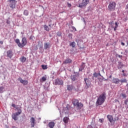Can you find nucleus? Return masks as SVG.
Returning <instances> with one entry per match:
<instances>
[{"label":"nucleus","mask_w":128,"mask_h":128,"mask_svg":"<svg viewBox=\"0 0 128 128\" xmlns=\"http://www.w3.org/2000/svg\"><path fill=\"white\" fill-rule=\"evenodd\" d=\"M116 4L114 2H110L108 6V8L110 10L114 11V10H116Z\"/></svg>","instance_id":"nucleus-4"},{"label":"nucleus","mask_w":128,"mask_h":128,"mask_svg":"<svg viewBox=\"0 0 128 128\" xmlns=\"http://www.w3.org/2000/svg\"><path fill=\"white\" fill-rule=\"evenodd\" d=\"M118 57L120 58H122V55H118Z\"/></svg>","instance_id":"nucleus-43"},{"label":"nucleus","mask_w":128,"mask_h":128,"mask_svg":"<svg viewBox=\"0 0 128 128\" xmlns=\"http://www.w3.org/2000/svg\"><path fill=\"white\" fill-rule=\"evenodd\" d=\"M122 72H123V74H124V70H122Z\"/></svg>","instance_id":"nucleus-47"},{"label":"nucleus","mask_w":128,"mask_h":128,"mask_svg":"<svg viewBox=\"0 0 128 128\" xmlns=\"http://www.w3.org/2000/svg\"><path fill=\"white\" fill-rule=\"evenodd\" d=\"M18 80L20 82V84H22L24 86H26L28 84V80H23L22 78L20 77L18 78Z\"/></svg>","instance_id":"nucleus-8"},{"label":"nucleus","mask_w":128,"mask_h":128,"mask_svg":"<svg viewBox=\"0 0 128 128\" xmlns=\"http://www.w3.org/2000/svg\"><path fill=\"white\" fill-rule=\"evenodd\" d=\"M118 66L120 68H123V66H124V64H122V62H118Z\"/></svg>","instance_id":"nucleus-25"},{"label":"nucleus","mask_w":128,"mask_h":128,"mask_svg":"<svg viewBox=\"0 0 128 128\" xmlns=\"http://www.w3.org/2000/svg\"><path fill=\"white\" fill-rule=\"evenodd\" d=\"M82 70H84V68H79V72H82Z\"/></svg>","instance_id":"nucleus-38"},{"label":"nucleus","mask_w":128,"mask_h":128,"mask_svg":"<svg viewBox=\"0 0 128 128\" xmlns=\"http://www.w3.org/2000/svg\"><path fill=\"white\" fill-rule=\"evenodd\" d=\"M80 102L77 99H73L72 100V104H74V106H76Z\"/></svg>","instance_id":"nucleus-15"},{"label":"nucleus","mask_w":128,"mask_h":128,"mask_svg":"<svg viewBox=\"0 0 128 128\" xmlns=\"http://www.w3.org/2000/svg\"><path fill=\"white\" fill-rule=\"evenodd\" d=\"M98 74H100H100H98V73H96L94 72L93 74V76L92 78H98Z\"/></svg>","instance_id":"nucleus-27"},{"label":"nucleus","mask_w":128,"mask_h":128,"mask_svg":"<svg viewBox=\"0 0 128 128\" xmlns=\"http://www.w3.org/2000/svg\"><path fill=\"white\" fill-rule=\"evenodd\" d=\"M107 118H108L110 122H114V118L112 117V115H108L107 116Z\"/></svg>","instance_id":"nucleus-16"},{"label":"nucleus","mask_w":128,"mask_h":128,"mask_svg":"<svg viewBox=\"0 0 128 128\" xmlns=\"http://www.w3.org/2000/svg\"><path fill=\"white\" fill-rule=\"evenodd\" d=\"M48 26H50V24H49Z\"/></svg>","instance_id":"nucleus-50"},{"label":"nucleus","mask_w":128,"mask_h":128,"mask_svg":"<svg viewBox=\"0 0 128 128\" xmlns=\"http://www.w3.org/2000/svg\"><path fill=\"white\" fill-rule=\"evenodd\" d=\"M120 82H122V84H123V82H128V80L126 78L122 79L121 80H120Z\"/></svg>","instance_id":"nucleus-28"},{"label":"nucleus","mask_w":128,"mask_h":128,"mask_svg":"<svg viewBox=\"0 0 128 128\" xmlns=\"http://www.w3.org/2000/svg\"><path fill=\"white\" fill-rule=\"evenodd\" d=\"M50 48V44L49 42L44 44V48L45 50H48V48Z\"/></svg>","instance_id":"nucleus-17"},{"label":"nucleus","mask_w":128,"mask_h":128,"mask_svg":"<svg viewBox=\"0 0 128 128\" xmlns=\"http://www.w3.org/2000/svg\"><path fill=\"white\" fill-rule=\"evenodd\" d=\"M44 30L47 32H50V28H48V26L46 25L44 26Z\"/></svg>","instance_id":"nucleus-24"},{"label":"nucleus","mask_w":128,"mask_h":128,"mask_svg":"<svg viewBox=\"0 0 128 128\" xmlns=\"http://www.w3.org/2000/svg\"><path fill=\"white\" fill-rule=\"evenodd\" d=\"M0 44H4V42L2 41H0Z\"/></svg>","instance_id":"nucleus-45"},{"label":"nucleus","mask_w":128,"mask_h":128,"mask_svg":"<svg viewBox=\"0 0 128 128\" xmlns=\"http://www.w3.org/2000/svg\"><path fill=\"white\" fill-rule=\"evenodd\" d=\"M20 114H22V110L19 109L18 112H15L12 114V118H13L14 120H18V116H20Z\"/></svg>","instance_id":"nucleus-5"},{"label":"nucleus","mask_w":128,"mask_h":128,"mask_svg":"<svg viewBox=\"0 0 128 128\" xmlns=\"http://www.w3.org/2000/svg\"><path fill=\"white\" fill-rule=\"evenodd\" d=\"M14 56V54L12 53V50H8L6 52V57L12 58Z\"/></svg>","instance_id":"nucleus-9"},{"label":"nucleus","mask_w":128,"mask_h":128,"mask_svg":"<svg viewBox=\"0 0 128 128\" xmlns=\"http://www.w3.org/2000/svg\"><path fill=\"white\" fill-rule=\"evenodd\" d=\"M127 44H128V43H127Z\"/></svg>","instance_id":"nucleus-52"},{"label":"nucleus","mask_w":128,"mask_h":128,"mask_svg":"<svg viewBox=\"0 0 128 128\" xmlns=\"http://www.w3.org/2000/svg\"><path fill=\"white\" fill-rule=\"evenodd\" d=\"M70 46H72V48H76V42H70Z\"/></svg>","instance_id":"nucleus-22"},{"label":"nucleus","mask_w":128,"mask_h":128,"mask_svg":"<svg viewBox=\"0 0 128 128\" xmlns=\"http://www.w3.org/2000/svg\"><path fill=\"white\" fill-rule=\"evenodd\" d=\"M121 44H122V46H124V42H121Z\"/></svg>","instance_id":"nucleus-44"},{"label":"nucleus","mask_w":128,"mask_h":128,"mask_svg":"<svg viewBox=\"0 0 128 128\" xmlns=\"http://www.w3.org/2000/svg\"><path fill=\"white\" fill-rule=\"evenodd\" d=\"M53 84H55V86H62V84H64V81L58 78L57 79L54 80Z\"/></svg>","instance_id":"nucleus-6"},{"label":"nucleus","mask_w":128,"mask_h":128,"mask_svg":"<svg viewBox=\"0 0 128 128\" xmlns=\"http://www.w3.org/2000/svg\"><path fill=\"white\" fill-rule=\"evenodd\" d=\"M120 80L118 78H113L112 80V82L113 84H120Z\"/></svg>","instance_id":"nucleus-12"},{"label":"nucleus","mask_w":128,"mask_h":128,"mask_svg":"<svg viewBox=\"0 0 128 128\" xmlns=\"http://www.w3.org/2000/svg\"><path fill=\"white\" fill-rule=\"evenodd\" d=\"M118 102V100H115V102Z\"/></svg>","instance_id":"nucleus-46"},{"label":"nucleus","mask_w":128,"mask_h":128,"mask_svg":"<svg viewBox=\"0 0 128 128\" xmlns=\"http://www.w3.org/2000/svg\"><path fill=\"white\" fill-rule=\"evenodd\" d=\"M88 2H90V0H82V2L80 3L78 6V8H84L88 4Z\"/></svg>","instance_id":"nucleus-3"},{"label":"nucleus","mask_w":128,"mask_h":128,"mask_svg":"<svg viewBox=\"0 0 128 128\" xmlns=\"http://www.w3.org/2000/svg\"><path fill=\"white\" fill-rule=\"evenodd\" d=\"M48 126L50 128H54V122H51L48 124Z\"/></svg>","instance_id":"nucleus-18"},{"label":"nucleus","mask_w":128,"mask_h":128,"mask_svg":"<svg viewBox=\"0 0 128 128\" xmlns=\"http://www.w3.org/2000/svg\"><path fill=\"white\" fill-rule=\"evenodd\" d=\"M72 88H74V86H72V85H68V90H72Z\"/></svg>","instance_id":"nucleus-23"},{"label":"nucleus","mask_w":128,"mask_h":128,"mask_svg":"<svg viewBox=\"0 0 128 128\" xmlns=\"http://www.w3.org/2000/svg\"><path fill=\"white\" fill-rule=\"evenodd\" d=\"M24 16H28V10H24Z\"/></svg>","instance_id":"nucleus-29"},{"label":"nucleus","mask_w":128,"mask_h":128,"mask_svg":"<svg viewBox=\"0 0 128 128\" xmlns=\"http://www.w3.org/2000/svg\"><path fill=\"white\" fill-rule=\"evenodd\" d=\"M57 36H62V32H57Z\"/></svg>","instance_id":"nucleus-33"},{"label":"nucleus","mask_w":128,"mask_h":128,"mask_svg":"<svg viewBox=\"0 0 128 128\" xmlns=\"http://www.w3.org/2000/svg\"><path fill=\"white\" fill-rule=\"evenodd\" d=\"M115 27L114 28V32H116V28H118V22H115Z\"/></svg>","instance_id":"nucleus-30"},{"label":"nucleus","mask_w":128,"mask_h":128,"mask_svg":"<svg viewBox=\"0 0 128 128\" xmlns=\"http://www.w3.org/2000/svg\"><path fill=\"white\" fill-rule=\"evenodd\" d=\"M12 106L13 108H16V104H12Z\"/></svg>","instance_id":"nucleus-40"},{"label":"nucleus","mask_w":128,"mask_h":128,"mask_svg":"<svg viewBox=\"0 0 128 128\" xmlns=\"http://www.w3.org/2000/svg\"><path fill=\"white\" fill-rule=\"evenodd\" d=\"M4 87L3 86H0V94H2L4 92Z\"/></svg>","instance_id":"nucleus-26"},{"label":"nucleus","mask_w":128,"mask_h":128,"mask_svg":"<svg viewBox=\"0 0 128 128\" xmlns=\"http://www.w3.org/2000/svg\"><path fill=\"white\" fill-rule=\"evenodd\" d=\"M68 118L64 117L63 119V121L64 122V124H68Z\"/></svg>","instance_id":"nucleus-20"},{"label":"nucleus","mask_w":128,"mask_h":128,"mask_svg":"<svg viewBox=\"0 0 128 128\" xmlns=\"http://www.w3.org/2000/svg\"><path fill=\"white\" fill-rule=\"evenodd\" d=\"M8 2H10V8L14 10L16 8V0H8Z\"/></svg>","instance_id":"nucleus-7"},{"label":"nucleus","mask_w":128,"mask_h":128,"mask_svg":"<svg viewBox=\"0 0 128 128\" xmlns=\"http://www.w3.org/2000/svg\"><path fill=\"white\" fill-rule=\"evenodd\" d=\"M121 96H122V98H126V94H124L122 93V94H121Z\"/></svg>","instance_id":"nucleus-34"},{"label":"nucleus","mask_w":128,"mask_h":128,"mask_svg":"<svg viewBox=\"0 0 128 128\" xmlns=\"http://www.w3.org/2000/svg\"><path fill=\"white\" fill-rule=\"evenodd\" d=\"M75 106L77 108L78 110H82V108L84 106V104L79 102Z\"/></svg>","instance_id":"nucleus-14"},{"label":"nucleus","mask_w":128,"mask_h":128,"mask_svg":"<svg viewBox=\"0 0 128 128\" xmlns=\"http://www.w3.org/2000/svg\"><path fill=\"white\" fill-rule=\"evenodd\" d=\"M67 6L68 8H72V4H70L69 2H67Z\"/></svg>","instance_id":"nucleus-35"},{"label":"nucleus","mask_w":128,"mask_h":128,"mask_svg":"<svg viewBox=\"0 0 128 128\" xmlns=\"http://www.w3.org/2000/svg\"><path fill=\"white\" fill-rule=\"evenodd\" d=\"M46 80V76H42L41 79H40V82H44Z\"/></svg>","instance_id":"nucleus-21"},{"label":"nucleus","mask_w":128,"mask_h":128,"mask_svg":"<svg viewBox=\"0 0 128 128\" xmlns=\"http://www.w3.org/2000/svg\"><path fill=\"white\" fill-rule=\"evenodd\" d=\"M128 75L126 74V73H123V76H126Z\"/></svg>","instance_id":"nucleus-41"},{"label":"nucleus","mask_w":128,"mask_h":128,"mask_svg":"<svg viewBox=\"0 0 128 128\" xmlns=\"http://www.w3.org/2000/svg\"><path fill=\"white\" fill-rule=\"evenodd\" d=\"M109 78H112V76H109Z\"/></svg>","instance_id":"nucleus-49"},{"label":"nucleus","mask_w":128,"mask_h":128,"mask_svg":"<svg viewBox=\"0 0 128 128\" xmlns=\"http://www.w3.org/2000/svg\"><path fill=\"white\" fill-rule=\"evenodd\" d=\"M15 42L16 44H18V46H19V48H24V46H26V44L28 42L26 41V38H23L22 40V43H20V40H18V39H16L15 40Z\"/></svg>","instance_id":"nucleus-2"},{"label":"nucleus","mask_w":128,"mask_h":128,"mask_svg":"<svg viewBox=\"0 0 128 128\" xmlns=\"http://www.w3.org/2000/svg\"><path fill=\"white\" fill-rule=\"evenodd\" d=\"M20 60L22 62H25L26 60V58L24 56H22L20 58Z\"/></svg>","instance_id":"nucleus-19"},{"label":"nucleus","mask_w":128,"mask_h":128,"mask_svg":"<svg viewBox=\"0 0 128 128\" xmlns=\"http://www.w3.org/2000/svg\"><path fill=\"white\" fill-rule=\"evenodd\" d=\"M42 70H47L48 66L47 65H42Z\"/></svg>","instance_id":"nucleus-31"},{"label":"nucleus","mask_w":128,"mask_h":128,"mask_svg":"<svg viewBox=\"0 0 128 128\" xmlns=\"http://www.w3.org/2000/svg\"><path fill=\"white\" fill-rule=\"evenodd\" d=\"M124 102L125 104H126V105L128 104V98L126 99Z\"/></svg>","instance_id":"nucleus-36"},{"label":"nucleus","mask_w":128,"mask_h":128,"mask_svg":"<svg viewBox=\"0 0 128 128\" xmlns=\"http://www.w3.org/2000/svg\"><path fill=\"white\" fill-rule=\"evenodd\" d=\"M72 29L73 30H76V29L74 26H72Z\"/></svg>","instance_id":"nucleus-39"},{"label":"nucleus","mask_w":128,"mask_h":128,"mask_svg":"<svg viewBox=\"0 0 128 128\" xmlns=\"http://www.w3.org/2000/svg\"><path fill=\"white\" fill-rule=\"evenodd\" d=\"M71 78H72V80H73V81L76 80V76H72Z\"/></svg>","instance_id":"nucleus-32"},{"label":"nucleus","mask_w":128,"mask_h":128,"mask_svg":"<svg viewBox=\"0 0 128 128\" xmlns=\"http://www.w3.org/2000/svg\"><path fill=\"white\" fill-rule=\"evenodd\" d=\"M99 122H100L101 124H102V122H104V119H100V120H99Z\"/></svg>","instance_id":"nucleus-37"},{"label":"nucleus","mask_w":128,"mask_h":128,"mask_svg":"<svg viewBox=\"0 0 128 128\" xmlns=\"http://www.w3.org/2000/svg\"><path fill=\"white\" fill-rule=\"evenodd\" d=\"M98 80H99L100 82H102V78H99Z\"/></svg>","instance_id":"nucleus-42"},{"label":"nucleus","mask_w":128,"mask_h":128,"mask_svg":"<svg viewBox=\"0 0 128 128\" xmlns=\"http://www.w3.org/2000/svg\"><path fill=\"white\" fill-rule=\"evenodd\" d=\"M84 82H85V84L87 86V88H90V84H92V83L90 82V80L88 78H84Z\"/></svg>","instance_id":"nucleus-10"},{"label":"nucleus","mask_w":128,"mask_h":128,"mask_svg":"<svg viewBox=\"0 0 128 128\" xmlns=\"http://www.w3.org/2000/svg\"><path fill=\"white\" fill-rule=\"evenodd\" d=\"M106 94H100L97 99V101L96 102V106H102L104 102L106 101Z\"/></svg>","instance_id":"nucleus-1"},{"label":"nucleus","mask_w":128,"mask_h":128,"mask_svg":"<svg viewBox=\"0 0 128 128\" xmlns=\"http://www.w3.org/2000/svg\"><path fill=\"white\" fill-rule=\"evenodd\" d=\"M72 60L70 58H67L64 61L63 64H72Z\"/></svg>","instance_id":"nucleus-13"},{"label":"nucleus","mask_w":128,"mask_h":128,"mask_svg":"<svg viewBox=\"0 0 128 128\" xmlns=\"http://www.w3.org/2000/svg\"><path fill=\"white\" fill-rule=\"evenodd\" d=\"M30 122L31 124V127L34 128V124H36V119L33 117L30 118Z\"/></svg>","instance_id":"nucleus-11"},{"label":"nucleus","mask_w":128,"mask_h":128,"mask_svg":"<svg viewBox=\"0 0 128 128\" xmlns=\"http://www.w3.org/2000/svg\"><path fill=\"white\" fill-rule=\"evenodd\" d=\"M12 128H16V127L14 126L12 127Z\"/></svg>","instance_id":"nucleus-48"},{"label":"nucleus","mask_w":128,"mask_h":128,"mask_svg":"<svg viewBox=\"0 0 128 128\" xmlns=\"http://www.w3.org/2000/svg\"><path fill=\"white\" fill-rule=\"evenodd\" d=\"M16 110H18V108H16Z\"/></svg>","instance_id":"nucleus-51"}]
</instances>
